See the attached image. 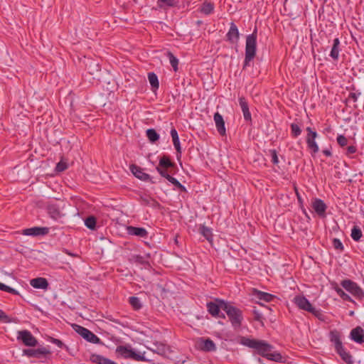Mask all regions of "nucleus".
Returning a JSON list of instances; mask_svg holds the SVG:
<instances>
[{
    "instance_id": "423d86ee",
    "label": "nucleus",
    "mask_w": 364,
    "mask_h": 364,
    "mask_svg": "<svg viewBox=\"0 0 364 364\" xmlns=\"http://www.w3.org/2000/svg\"><path fill=\"white\" fill-rule=\"evenodd\" d=\"M341 286L357 299H361L364 297V292L362 289L354 282L350 279L342 281Z\"/></svg>"
},
{
    "instance_id": "c9c22d12",
    "label": "nucleus",
    "mask_w": 364,
    "mask_h": 364,
    "mask_svg": "<svg viewBox=\"0 0 364 364\" xmlns=\"http://www.w3.org/2000/svg\"><path fill=\"white\" fill-rule=\"evenodd\" d=\"M257 298L267 302L271 301L274 296L266 292L257 291Z\"/></svg>"
},
{
    "instance_id": "f3484780",
    "label": "nucleus",
    "mask_w": 364,
    "mask_h": 364,
    "mask_svg": "<svg viewBox=\"0 0 364 364\" xmlns=\"http://www.w3.org/2000/svg\"><path fill=\"white\" fill-rule=\"evenodd\" d=\"M47 210L49 215L54 220H58L64 215L60 207L55 204H49Z\"/></svg>"
},
{
    "instance_id": "393cba45",
    "label": "nucleus",
    "mask_w": 364,
    "mask_h": 364,
    "mask_svg": "<svg viewBox=\"0 0 364 364\" xmlns=\"http://www.w3.org/2000/svg\"><path fill=\"white\" fill-rule=\"evenodd\" d=\"M157 166H161L163 168L169 169L174 167L175 164L171 161L168 156H164L160 159L159 165Z\"/></svg>"
},
{
    "instance_id": "f704fd0d",
    "label": "nucleus",
    "mask_w": 364,
    "mask_h": 364,
    "mask_svg": "<svg viewBox=\"0 0 364 364\" xmlns=\"http://www.w3.org/2000/svg\"><path fill=\"white\" fill-rule=\"evenodd\" d=\"M350 235L353 240H354L355 241H358L361 238L363 233L359 228L355 226L351 230Z\"/></svg>"
},
{
    "instance_id": "dca6fc26",
    "label": "nucleus",
    "mask_w": 364,
    "mask_h": 364,
    "mask_svg": "<svg viewBox=\"0 0 364 364\" xmlns=\"http://www.w3.org/2000/svg\"><path fill=\"white\" fill-rule=\"evenodd\" d=\"M214 121L215 123L217 130L219 132V134L222 136L225 135L226 129H225V122H224L223 116L220 113L216 112L214 114Z\"/></svg>"
},
{
    "instance_id": "412c9836",
    "label": "nucleus",
    "mask_w": 364,
    "mask_h": 364,
    "mask_svg": "<svg viewBox=\"0 0 364 364\" xmlns=\"http://www.w3.org/2000/svg\"><path fill=\"white\" fill-rule=\"evenodd\" d=\"M31 285L36 289H46L48 287V282L46 279L38 277L33 279L30 282Z\"/></svg>"
},
{
    "instance_id": "0eeeda50",
    "label": "nucleus",
    "mask_w": 364,
    "mask_h": 364,
    "mask_svg": "<svg viewBox=\"0 0 364 364\" xmlns=\"http://www.w3.org/2000/svg\"><path fill=\"white\" fill-rule=\"evenodd\" d=\"M74 329L87 341L94 344H98L100 343V339L89 329L79 325H75Z\"/></svg>"
},
{
    "instance_id": "58836bf2",
    "label": "nucleus",
    "mask_w": 364,
    "mask_h": 364,
    "mask_svg": "<svg viewBox=\"0 0 364 364\" xmlns=\"http://www.w3.org/2000/svg\"><path fill=\"white\" fill-rule=\"evenodd\" d=\"M335 290L337 292V294L341 296V298H342L343 300L349 301H353L351 299L350 296L348 294H347L346 293H345V291L343 289H341V288L336 287Z\"/></svg>"
},
{
    "instance_id": "1a4fd4ad",
    "label": "nucleus",
    "mask_w": 364,
    "mask_h": 364,
    "mask_svg": "<svg viewBox=\"0 0 364 364\" xmlns=\"http://www.w3.org/2000/svg\"><path fill=\"white\" fill-rule=\"evenodd\" d=\"M306 131L308 132V134L306 136L307 146L314 154H316L318 151V146L315 141L317 137V133L313 131L311 127H307Z\"/></svg>"
},
{
    "instance_id": "39448f33",
    "label": "nucleus",
    "mask_w": 364,
    "mask_h": 364,
    "mask_svg": "<svg viewBox=\"0 0 364 364\" xmlns=\"http://www.w3.org/2000/svg\"><path fill=\"white\" fill-rule=\"evenodd\" d=\"M116 353L124 358H130L136 361H144V355L136 353L129 346H119L116 348Z\"/></svg>"
},
{
    "instance_id": "6e6552de",
    "label": "nucleus",
    "mask_w": 364,
    "mask_h": 364,
    "mask_svg": "<svg viewBox=\"0 0 364 364\" xmlns=\"http://www.w3.org/2000/svg\"><path fill=\"white\" fill-rule=\"evenodd\" d=\"M17 339L21 341L26 346L34 347L38 344L37 339L28 330L19 331Z\"/></svg>"
},
{
    "instance_id": "4d7b16f0",
    "label": "nucleus",
    "mask_w": 364,
    "mask_h": 364,
    "mask_svg": "<svg viewBox=\"0 0 364 364\" xmlns=\"http://www.w3.org/2000/svg\"><path fill=\"white\" fill-rule=\"evenodd\" d=\"M350 97H351L353 99H354V100H355V101L357 100V97H356V96H355V94H354V93L350 94Z\"/></svg>"
},
{
    "instance_id": "b1692460",
    "label": "nucleus",
    "mask_w": 364,
    "mask_h": 364,
    "mask_svg": "<svg viewBox=\"0 0 364 364\" xmlns=\"http://www.w3.org/2000/svg\"><path fill=\"white\" fill-rule=\"evenodd\" d=\"M92 362L98 364H117V363L111 360L110 359L105 358L100 355H92L91 357Z\"/></svg>"
},
{
    "instance_id": "052dcab7",
    "label": "nucleus",
    "mask_w": 364,
    "mask_h": 364,
    "mask_svg": "<svg viewBox=\"0 0 364 364\" xmlns=\"http://www.w3.org/2000/svg\"><path fill=\"white\" fill-rule=\"evenodd\" d=\"M296 195H297L299 201L301 202V198L300 196L299 195V193L297 192H296Z\"/></svg>"
},
{
    "instance_id": "bf43d9fd",
    "label": "nucleus",
    "mask_w": 364,
    "mask_h": 364,
    "mask_svg": "<svg viewBox=\"0 0 364 364\" xmlns=\"http://www.w3.org/2000/svg\"><path fill=\"white\" fill-rule=\"evenodd\" d=\"M296 195H297L299 201L301 202V198L300 196L299 195V193L297 192H296Z\"/></svg>"
},
{
    "instance_id": "4c0bfd02",
    "label": "nucleus",
    "mask_w": 364,
    "mask_h": 364,
    "mask_svg": "<svg viewBox=\"0 0 364 364\" xmlns=\"http://www.w3.org/2000/svg\"><path fill=\"white\" fill-rule=\"evenodd\" d=\"M85 225L90 230H94L96 225V219L93 216L88 217L85 221Z\"/></svg>"
},
{
    "instance_id": "6e6d98bb",
    "label": "nucleus",
    "mask_w": 364,
    "mask_h": 364,
    "mask_svg": "<svg viewBox=\"0 0 364 364\" xmlns=\"http://www.w3.org/2000/svg\"><path fill=\"white\" fill-rule=\"evenodd\" d=\"M323 153L326 156H331V152L328 150V149H325L323 151Z\"/></svg>"
},
{
    "instance_id": "c756f323",
    "label": "nucleus",
    "mask_w": 364,
    "mask_h": 364,
    "mask_svg": "<svg viewBox=\"0 0 364 364\" xmlns=\"http://www.w3.org/2000/svg\"><path fill=\"white\" fill-rule=\"evenodd\" d=\"M166 55L169 59L170 63L175 72L178 70V60L174 56L171 51L166 52Z\"/></svg>"
},
{
    "instance_id": "4468645a",
    "label": "nucleus",
    "mask_w": 364,
    "mask_h": 364,
    "mask_svg": "<svg viewBox=\"0 0 364 364\" xmlns=\"http://www.w3.org/2000/svg\"><path fill=\"white\" fill-rule=\"evenodd\" d=\"M129 168L132 173L139 179L144 181H148L150 180V176L144 173L143 169L139 166L132 164Z\"/></svg>"
},
{
    "instance_id": "5701e85b",
    "label": "nucleus",
    "mask_w": 364,
    "mask_h": 364,
    "mask_svg": "<svg viewBox=\"0 0 364 364\" xmlns=\"http://www.w3.org/2000/svg\"><path fill=\"white\" fill-rule=\"evenodd\" d=\"M127 232L131 235H136L141 237H146L148 235L146 230L144 228L129 226L127 228Z\"/></svg>"
},
{
    "instance_id": "603ef678",
    "label": "nucleus",
    "mask_w": 364,
    "mask_h": 364,
    "mask_svg": "<svg viewBox=\"0 0 364 364\" xmlns=\"http://www.w3.org/2000/svg\"><path fill=\"white\" fill-rule=\"evenodd\" d=\"M254 314H255V320L257 321H261L262 320V315L258 312L256 310L254 311Z\"/></svg>"
},
{
    "instance_id": "a18cd8bd",
    "label": "nucleus",
    "mask_w": 364,
    "mask_h": 364,
    "mask_svg": "<svg viewBox=\"0 0 364 364\" xmlns=\"http://www.w3.org/2000/svg\"><path fill=\"white\" fill-rule=\"evenodd\" d=\"M333 245L334 248L336 250H343V244L341 242V240L338 239H336V238L333 239Z\"/></svg>"
},
{
    "instance_id": "2f4dec72",
    "label": "nucleus",
    "mask_w": 364,
    "mask_h": 364,
    "mask_svg": "<svg viewBox=\"0 0 364 364\" xmlns=\"http://www.w3.org/2000/svg\"><path fill=\"white\" fill-rule=\"evenodd\" d=\"M214 9V4L210 2H205L201 8L200 11L206 15L210 14Z\"/></svg>"
},
{
    "instance_id": "3c124183",
    "label": "nucleus",
    "mask_w": 364,
    "mask_h": 364,
    "mask_svg": "<svg viewBox=\"0 0 364 364\" xmlns=\"http://www.w3.org/2000/svg\"><path fill=\"white\" fill-rule=\"evenodd\" d=\"M168 181L171 182L172 184H173L175 186H177L180 183L177 179L172 177L171 176H168Z\"/></svg>"
},
{
    "instance_id": "473e14b6",
    "label": "nucleus",
    "mask_w": 364,
    "mask_h": 364,
    "mask_svg": "<svg viewBox=\"0 0 364 364\" xmlns=\"http://www.w3.org/2000/svg\"><path fill=\"white\" fill-rule=\"evenodd\" d=\"M157 4L160 8L173 7L176 4V0H158Z\"/></svg>"
},
{
    "instance_id": "09e8293b",
    "label": "nucleus",
    "mask_w": 364,
    "mask_h": 364,
    "mask_svg": "<svg viewBox=\"0 0 364 364\" xmlns=\"http://www.w3.org/2000/svg\"><path fill=\"white\" fill-rule=\"evenodd\" d=\"M272 161L273 164H277L279 163L277 151L275 150H271Z\"/></svg>"
},
{
    "instance_id": "9b49d317",
    "label": "nucleus",
    "mask_w": 364,
    "mask_h": 364,
    "mask_svg": "<svg viewBox=\"0 0 364 364\" xmlns=\"http://www.w3.org/2000/svg\"><path fill=\"white\" fill-rule=\"evenodd\" d=\"M23 353V355H26L28 357L37 358H40L43 355H46L50 353V350L44 347L39 348L38 349H25Z\"/></svg>"
},
{
    "instance_id": "bb28decb",
    "label": "nucleus",
    "mask_w": 364,
    "mask_h": 364,
    "mask_svg": "<svg viewBox=\"0 0 364 364\" xmlns=\"http://www.w3.org/2000/svg\"><path fill=\"white\" fill-rule=\"evenodd\" d=\"M171 135L173 140V144L178 153L181 152V148L180 145L179 138L178 132L175 129L171 130Z\"/></svg>"
},
{
    "instance_id": "a19ab883",
    "label": "nucleus",
    "mask_w": 364,
    "mask_h": 364,
    "mask_svg": "<svg viewBox=\"0 0 364 364\" xmlns=\"http://www.w3.org/2000/svg\"><path fill=\"white\" fill-rule=\"evenodd\" d=\"M156 170L159 173V174L166 178L168 180V176H171L170 173H171V171H168V169L163 168L161 166H156Z\"/></svg>"
},
{
    "instance_id": "8fccbe9b",
    "label": "nucleus",
    "mask_w": 364,
    "mask_h": 364,
    "mask_svg": "<svg viewBox=\"0 0 364 364\" xmlns=\"http://www.w3.org/2000/svg\"><path fill=\"white\" fill-rule=\"evenodd\" d=\"M356 151H357V149L355 146H349L347 148L346 154L348 156H350V154L355 153Z\"/></svg>"
},
{
    "instance_id": "2eb2a0df",
    "label": "nucleus",
    "mask_w": 364,
    "mask_h": 364,
    "mask_svg": "<svg viewBox=\"0 0 364 364\" xmlns=\"http://www.w3.org/2000/svg\"><path fill=\"white\" fill-rule=\"evenodd\" d=\"M199 348L205 351H214L216 349L214 342L210 338H200L198 342Z\"/></svg>"
},
{
    "instance_id": "f257e3e1",
    "label": "nucleus",
    "mask_w": 364,
    "mask_h": 364,
    "mask_svg": "<svg viewBox=\"0 0 364 364\" xmlns=\"http://www.w3.org/2000/svg\"><path fill=\"white\" fill-rule=\"evenodd\" d=\"M242 343L246 346L257 350L259 355L269 360L276 362L282 361L283 358L281 354L277 352L271 353L272 346L264 341L243 338Z\"/></svg>"
},
{
    "instance_id": "6ab92c4d",
    "label": "nucleus",
    "mask_w": 364,
    "mask_h": 364,
    "mask_svg": "<svg viewBox=\"0 0 364 364\" xmlns=\"http://www.w3.org/2000/svg\"><path fill=\"white\" fill-rule=\"evenodd\" d=\"M330 341L334 343L336 350L341 348L343 347L342 342L341 340V333L337 330H333L329 333Z\"/></svg>"
},
{
    "instance_id": "e433bc0d",
    "label": "nucleus",
    "mask_w": 364,
    "mask_h": 364,
    "mask_svg": "<svg viewBox=\"0 0 364 364\" xmlns=\"http://www.w3.org/2000/svg\"><path fill=\"white\" fill-rule=\"evenodd\" d=\"M129 304L134 309H139L141 307V304L138 297L131 296L129 297Z\"/></svg>"
},
{
    "instance_id": "864d4df0",
    "label": "nucleus",
    "mask_w": 364,
    "mask_h": 364,
    "mask_svg": "<svg viewBox=\"0 0 364 364\" xmlns=\"http://www.w3.org/2000/svg\"><path fill=\"white\" fill-rule=\"evenodd\" d=\"M63 251V252H65V254H67L70 256L76 257H78V255L77 254L72 253V252H69L68 250L64 249Z\"/></svg>"
},
{
    "instance_id": "f8f14e48",
    "label": "nucleus",
    "mask_w": 364,
    "mask_h": 364,
    "mask_svg": "<svg viewBox=\"0 0 364 364\" xmlns=\"http://www.w3.org/2000/svg\"><path fill=\"white\" fill-rule=\"evenodd\" d=\"M48 233V228H39L34 227L31 228H27L23 230V234L24 235H31V236H38V235H44Z\"/></svg>"
},
{
    "instance_id": "4be33fe9",
    "label": "nucleus",
    "mask_w": 364,
    "mask_h": 364,
    "mask_svg": "<svg viewBox=\"0 0 364 364\" xmlns=\"http://www.w3.org/2000/svg\"><path fill=\"white\" fill-rule=\"evenodd\" d=\"M313 208L315 212L319 215H323L326 210V205L324 202L321 199H315L312 204Z\"/></svg>"
},
{
    "instance_id": "5fc2aeb1",
    "label": "nucleus",
    "mask_w": 364,
    "mask_h": 364,
    "mask_svg": "<svg viewBox=\"0 0 364 364\" xmlns=\"http://www.w3.org/2000/svg\"><path fill=\"white\" fill-rule=\"evenodd\" d=\"M176 187L179 188L181 191H186V188L181 183H179V184Z\"/></svg>"
},
{
    "instance_id": "37998d69",
    "label": "nucleus",
    "mask_w": 364,
    "mask_h": 364,
    "mask_svg": "<svg viewBox=\"0 0 364 364\" xmlns=\"http://www.w3.org/2000/svg\"><path fill=\"white\" fill-rule=\"evenodd\" d=\"M68 168V164L66 161L61 160L56 165L55 170L58 172H62Z\"/></svg>"
},
{
    "instance_id": "f03ea898",
    "label": "nucleus",
    "mask_w": 364,
    "mask_h": 364,
    "mask_svg": "<svg viewBox=\"0 0 364 364\" xmlns=\"http://www.w3.org/2000/svg\"><path fill=\"white\" fill-rule=\"evenodd\" d=\"M257 46V30L247 36L246 38L245 46V58L244 62L243 68L248 65L249 63L253 60L256 54Z\"/></svg>"
},
{
    "instance_id": "20e7f679",
    "label": "nucleus",
    "mask_w": 364,
    "mask_h": 364,
    "mask_svg": "<svg viewBox=\"0 0 364 364\" xmlns=\"http://www.w3.org/2000/svg\"><path fill=\"white\" fill-rule=\"evenodd\" d=\"M222 305V309L226 312L232 325L235 328L240 327L242 320V311L229 303H223Z\"/></svg>"
},
{
    "instance_id": "ea45409f",
    "label": "nucleus",
    "mask_w": 364,
    "mask_h": 364,
    "mask_svg": "<svg viewBox=\"0 0 364 364\" xmlns=\"http://www.w3.org/2000/svg\"><path fill=\"white\" fill-rule=\"evenodd\" d=\"M0 290L4 291H6V292L15 294V295L19 294L18 291H16V289L10 287L9 286H6L4 284H2L1 282H0Z\"/></svg>"
},
{
    "instance_id": "9d476101",
    "label": "nucleus",
    "mask_w": 364,
    "mask_h": 364,
    "mask_svg": "<svg viewBox=\"0 0 364 364\" xmlns=\"http://www.w3.org/2000/svg\"><path fill=\"white\" fill-rule=\"evenodd\" d=\"M223 303H227L226 301L221 299H216L215 302H208L207 303V309L210 315L214 317L220 316L219 312L220 309H222Z\"/></svg>"
},
{
    "instance_id": "cd10ccee",
    "label": "nucleus",
    "mask_w": 364,
    "mask_h": 364,
    "mask_svg": "<svg viewBox=\"0 0 364 364\" xmlns=\"http://www.w3.org/2000/svg\"><path fill=\"white\" fill-rule=\"evenodd\" d=\"M148 79L153 90H157L159 87V82L157 75L154 73L148 74Z\"/></svg>"
},
{
    "instance_id": "7c9ffc66",
    "label": "nucleus",
    "mask_w": 364,
    "mask_h": 364,
    "mask_svg": "<svg viewBox=\"0 0 364 364\" xmlns=\"http://www.w3.org/2000/svg\"><path fill=\"white\" fill-rule=\"evenodd\" d=\"M146 136L148 137L149 140L152 143L158 141L159 139V135L154 129H149L146 130Z\"/></svg>"
},
{
    "instance_id": "7ed1b4c3",
    "label": "nucleus",
    "mask_w": 364,
    "mask_h": 364,
    "mask_svg": "<svg viewBox=\"0 0 364 364\" xmlns=\"http://www.w3.org/2000/svg\"><path fill=\"white\" fill-rule=\"evenodd\" d=\"M294 301L300 309L311 313L318 319H322L323 314L321 311L315 309L305 296L301 295L296 296Z\"/></svg>"
},
{
    "instance_id": "72a5a7b5",
    "label": "nucleus",
    "mask_w": 364,
    "mask_h": 364,
    "mask_svg": "<svg viewBox=\"0 0 364 364\" xmlns=\"http://www.w3.org/2000/svg\"><path fill=\"white\" fill-rule=\"evenodd\" d=\"M200 233L207 239V240H208L209 242H212L213 234L210 228L203 225L200 228Z\"/></svg>"
},
{
    "instance_id": "c03bdc74",
    "label": "nucleus",
    "mask_w": 364,
    "mask_h": 364,
    "mask_svg": "<svg viewBox=\"0 0 364 364\" xmlns=\"http://www.w3.org/2000/svg\"><path fill=\"white\" fill-rule=\"evenodd\" d=\"M337 142L341 146L343 147L347 145L348 139L345 136L340 134L337 136Z\"/></svg>"
},
{
    "instance_id": "aec40b11",
    "label": "nucleus",
    "mask_w": 364,
    "mask_h": 364,
    "mask_svg": "<svg viewBox=\"0 0 364 364\" xmlns=\"http://www.w3.org/2000/svg\"><path fill=\"white\" fill-rule=\"evenodd\" d=\"M228 40L231 43H236L239 38V31L236 25L231 23L229 31L227 33Z\"/></svg>"
},
{
    "instance_id": "ddd939ff",
    "label": "nucleus",
    "mask_w": 364,
    "mask_h": 364,
    "mask_svg": "<svg viewBox=\"0 0 364 364\" xmlns=\"http://www.w3.org/2000/svg\"><path fill=\"white\" fill-rule=\"evenodd\" d=\"M350 338L354 341L355 342L362 344L364 343V331L363 329L358 326L355 328H353L350 331Z\"/></svg>"
},
{
    "instance_id": "a211bd4d",
    "label": "nucleus",
    "mask_w": 364,
    "mask_h": 364,
    "mask_svg": "<svg viewBox=\"0 0 364 364\" xmlns=\"http://www.w3.org/2000/svg\"><path fill=\"white\" fill-rule=\"evenodd\" d=\"M239 103L242 111L243 112L244 118L246 121H251L252 117L249 110L248 103L246 99L244 97H241L239 98Z\"/></svg>"
},
{
    "instance_id": "13d9d810",
    "label": "nucleus",
    "mask_w": 364,
    "mask_h": 364,
    "mask_svg": "<svg viewBox=\"0 0 364 364\" xmlns=\"http://www.w3.org/2000/svg\"><path fill=\"white\" fill-rule=\"evenodd\" d=\"M161 348H157V350L159 351L164 352V346H161Z\"/></svg>"
},
{
    "instance_id": "49530a36",
    "label": "nucleus",
    "mask_w": 364,
    "mask_h": 364,
    "mask_svg": "<svg viewBox=\"0 0 364 364\" xmlns=\"http://www.w3.org/2000/svg\"><path fill=\"white\" fill-rule=\"evenodd\" d=\"M48 341L50 342H51L52 343L56 345L58 347H59L60 348H62L63 346H64V344L63 343L59 340V339H57V338H54L53 337H50L48 338Z\"/></svg>"
},
{
    "instance_id": "79ce46f5",
    "label": "nucleus",
    "mask_w": 364,
    "mask_h": 364,
    "mask_svg": "<svg viewBox=\"0 0 364 364\" xmlns=\"http://www.w3.org/2000/svg\"><path fill=\"white\" fill-rule=\"evenodd\" d=\"M291 129L292 135L294 137L298 136L301 133V130L298 124H294V123L291 124Z\"/></svg>"
},
{
    "instance_id": "c85d7f7f",
    "label": "nucleus",
    "mask_w": 364,
    "mask_h": 364,
    "mask_svg": "<svg viewBox=\"0 0 364 364\" xmlns=\"http://www.w3.org/2000/svg\"><path fill=\"white\" fill-rule=\"evenodd\" d=\"M336 351L346 363L348 364H351L353 363L352 356L344 350L343 347H341V349L338 348Z\"/></svg>"
},
{
    "instance_id": "a878e982",
    "label": "nucleus",
    "mask_w": 364,
    "mask_h": 364,
    "mask_svg": "<svg viewBox=\"0 0 364 364\" xmlns=\"http://www.w3.org/2000/svg\"><path fill=\"white\" fill-rule=\"evenodd\" d=\"M339 46H340V41L338 38H335L333 40V44L332 49L331 50L330 55L332 58L334 60H337L338 58L339 55Z\"/></svg>"
},
{
    "instance_id": "de8ad7c7",
    "label": "nucleus",
    "mask_w": 364,
    "mask_h": 364,
    "mask_svg": "<svg viewBox=\"0 0 364 364\" xmlns=\"http://www.w3.org/2000/svg\"><path fill=\"white\" fill-rule=\"evenodd\" d=\"M0 321L4 323H10L11 318L1 310H0Z\"/></svg>"
}]
</instances>
